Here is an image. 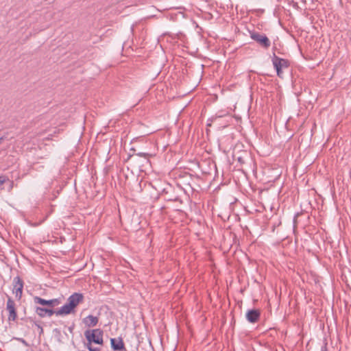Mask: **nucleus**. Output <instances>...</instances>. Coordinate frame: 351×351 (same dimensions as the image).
I'll use <instances>...</instances> for the list:
<instances>
[{
	"label": "nucleus",
	"mask_w": 351,
	"mask_h": 351,
	"mask_svg": "<svg viewBox=\"0 0 351 351\" xmlns=\"http://www.w3.org/2000/svg\"><path fill=\"white\" fill-rule=\"evenodd\" d=\"M103 330L101 329H93V330H87L84 332L85 337L87 340V343L86 344V348L89 351H100V348L97 347H93L92 346V343L103 345Z\"/></svg>",
	"instance_id": "f257e3e1"
},
{
	"label": "nucleus",
	"mask_w": 351,
	"mask_h": 351,
	"mask_svg": "<svg viewBox=\"0 0 351 351\" xmlns=\"http://www.w3.org/2000/svg\"><path fill=\"white\" fill-rule=\"evenodd\" d=\"M84 295L81 293H74L67 299V302L60 308L59 313L65 315L71 314L75 312V308L84 302Z\"/></svg>",
	"instance_id": "f03ea898"
},
{
	"label": "nucleus",
	"mask_w": 351,
	"mask_h": 351,
	"mask_svg": "<svg viewBox=\"0 0 351 351\" xmlns=\"http://www.w3.org/2000/svg\"><path fill=\"white\" fill-rule=\"evenodd\" d=\"M272 63L274 69L276 70L277 75L279 77H282V69L289 68L290 66V62L288 60L284 59L282 58H279L276 55L275 53H273L272 56Z\"/></svg>",
	"instance_id": "7ed1b4c3"
},
{
	"label": "nucleus",
	"mask_w": 351,
	"mask_h": 351,
	"mask_svg": "<svg viewBox=\"0 0 351 351\" xmlns=\"http://www.w3.org/2000/svg\"><path fill=\"white\" fill-rule=\"evenodd\" d=\"M250 38L256 41L261 47L267 49L271 46V41L265 34H260L258 32H250Z\"/></svg>",
	"instance_id": "20e7f679"
},
{
	"label": "nucleus",
	"mask_w": 351,
	"mask_h": 351,
	"mask_svg": "<svg viewBox=\"0 0 351 351\" xmlns=\"http://www.w3.org/2000/svg\"><path fill=\"white\" fill-rule=\"evenodd\" d=\"M7 298L8 300L6 303V310L8 312V322H15L17 319L15 302L9 295H7Z\"/></svg>",
	"instance_id": "39448f33"
},
{
	"label": "nucleus",
	"mask_w": 351,
	"mask_h": 351,
	"mask_svg": "<svg viewBox=\"0 0 351 351\" xmlns=\"http://www.w3.org/2000/svg\"><path fill=\"white\" fill-rule=\"evenodd\" d=\"M23 285V281L19 276L14 278L12 292L13 293L15 294V297L18 300H20L21 299Z\"/></svg>",
	"instance_id": "423d86ee"
},
{
	"label": "nucleus",
	"mask_w": 351,
	"mask_h": 351,
	"mask_svg": "<svg viewBox=\"0 0 351 351\" xmlns=\"http://www.w3.org/2000/svg\"><path fill=\"white\" fill-rule=\"evenodd\" d=\"M34 302L36 304H39L43 306H47V308H53L54 306H58L60 303V300L57 298L47 300L38 296L34 297Z\"/></svg>",
	"instance_id": "0eeeda50"
},
{
	"label": "nucleus",
	"mask_w": 351,
	"mask_h": 351,
	"mask_svg": "<svg viewBox=\"0 0 351 351\" xmlns=\"http://www.w3.org/2000/svg\"><path fill=\"white\" fill-rule=\"evenodd\" d=\"M261 317V311L256 308L249 309L245 314L247 320L252 324L256 323Z\"/></svg>",
	"instance_id": "6e6552de"
},
{
	"label": "nucleus",
	"mask_w": 351,
	"mask_h": 351,
	"mask_svg": "<svg viewBox=\"0 0 351 351\" xmlns=\"http://www.w3.org/2000/svg\"><path fill=\"white\" fill-rule=\"evenodd\" d=\"M111 348L114 351L125 350V344L121 337L110 339Z\"/></svg>",
	"instance_id": "1a4fd4ad"
},
{
	"label": "nucleus",
	"mask_w": 351,
	"mask_h": 351,
	"mask_svg": "<svg viewBox=\"0 0 351 351\" xmlns=\"http://www.w3.org/2000/svg\"><path fill=\"white\" fill-rule=\"evenodd\" d=\"M99 322V318L96 316L89 315L83 319V323L87 327H94Z\"/></svg>",
	"instance_id": "9d476101"
},
{
	"label": "nucleus",
	"mask_w": 351,
	"mask_h": 351,
	"mask_svg": "<svg viewBox=\"0 0 351 351\" xmlns=\"http://www.w3.org/2000/svg\"><path fill=\"white\" fill-rule=\"evenodd\" d=\"M60 308L58 310H53V308H46V316L51 317L53 314H56L57 316L58 315H64V313H59Z\"/></svg>",
	"instance_id": "9b49d317"
},
{
	"label": "nucleus",
	"mask_w": 351,
	"mask_h": 351,
	"mask_svg": "<svg viewBox=\"0 0 351 351\" xmlns=\"http://www.w3.org/2000/svg\"><path fill=\"white\" fill-rule=\"evenodd\" d=\"M46 307L36 306L35 312L40 317H46Z\"/></svg>",
	"instance_id": "f8f14e48"
},
{
	"label": "nucleus",
	"mask_w": 351,
	"mask_h": 351,
	"mask_svg": "<svg viewBox=\"0 0 351 351\" xmlns=\"http://www.w3.org/2000/svg\"><path fill=\"white\" fill-rule=\"evenodd\" d=\"M247 156V153L244 152L243 155L239 156L237 158H236V156H234L233 157H234V160H237L240 163V165H242L245 162V156Z\"/></svg>",
	"instance_id": "ddd939ff"
},
{
	"label": "nucleus",
	"mask_w": 351,
	"mask_h": 351,
	"mask_svg": "<svg viewBox=\"0 0 351 351\" xmlns=\"http://www.w3.org/2000/svg\"><path fill=\"white\" fill-rule=\"evenodd\" d=\"M136 156L139 157H143L144 158L148 159L152 155L146 152H138L134 154Z\"/></svg>",
	"instance_id": "4468645a"
},
{
	"label": "nucleus",
	"mask_w": 351,
	"mask_h": 351,
	"mask_svg": "<svg viewBox=\"0 0 351 351\" xmlns=\"http://www.w3.org/2000/svg\"><path fill=\"white\" fill-rule=\"evenodd\" d=\"M7 180L6 177L4 176H0V188H1L2 185Z\"/></svg>",
	"instance_id": "2eb2a0df"
},
{
	"label": "nucleus",
	"mask_w": 351,
	"mask_h": 351,
	"mask_svg": "<svg viewBox=\"0 0 351 351\" xmlns=\"http://www.w3.org/2000/svg\"><path fill=\"white\" fill-rule=\"evenodd\" d=\"M321 351H328L327 343L326 342L324 343V345L322 346Z\"/></svg>",
	"instance_id": "dca6fc26"
},
{
	"label": "nucleus",
	"mask_w": 351,
	"mask_h": 351,
	"mask_svg": "<svg viewBox=\"0 0 351 351\" xmlns=\"http://www.w3.org/2000/svg\"><path fill=\"white\" fill-rule=\"evenodd\" d=\"M74 328H75V324H73L71 326H69V327L68 328V330H69V331L71 333H73V330H74Z\"/></svg>",
	"instance_id": "f3484780"
},
{
	"label": "nucleus",
	"mask_w": 351,
	"mask_h": 351,
	"mask_svg": "<svg viewBox=\"0 0 351 351\" xmlns=\"http://www.w3.org/2000/svg\"><path fill=\"white\" fill-rule=\"evenodd\" d=\"M35 324L38 327V328L40 329V334L43 333V327L40 324H38L36 323H35Z\"/></svg>",
	"instance_id": "a211bd4d"
},
{
	"label": "nucleus",
	"mask_w": 351,
	"mask_h": 351,
	"mask_svg": "<svg viewBox=\"0 0 351 351\" xmlns=\"http://www.w3.org/2000/svg\"><path fill=\"white\" fill-rule=\"evenodd\" d=\"M35 324L38 327V328L40 329V334L43 333V327L40 324H38L36 323H35Z\"/></svg>",
	"instance_id": "6ab92c4d"
},
{
	"label": "nucleus",
	"mask_w": 351,
	"mask_h": 351,
	"mask_svg": "<svg viewBox=\"0 0 351 351\" xmlns=\"http://www.w3.org/2000/svg\"><path fill=\"white\" fill-rule=\"evenodd\" d=\"M35 324L38 327V328L40 329V334L43 333V327L40 324H38L36 323H35Z\"/></svg>",
	"instance_id": "aec40b11"
},
{
	"label": "nucleus",
	"mask_w": 351,
	"mask_h": 351,
	"mask_svg": "<svg viewBox=\"0 0 351 351\" xmlns=\"http://www.w3.org/2000/svg\"><path fill=\"white\" fill-rule=\"evenodd\" d=\"M173 201H180V199L178 197H176L175 199H173Z\"/></svg>",
	"instance_id": "412c9836"
},
{
	"label": "nucleus",
	"mask_w": 351,
	"mask_h": 351,
	"mask_svg": "<svg viewBox=\"0 0 351 351\" xmlns=\"http://www.w3.org/2000/svg\"><path fill=\"white\" fill-rule=\"evenodd\" d=\"M4 138L3 136L0 137V143L3 141Z\"/></svg>",
	"instance_id": "4be33fe9"
},
{
	"label": "nucleus",
	"mask_w": 351,
	"mask_h": 351,
	"mask_svg": "<svg viewBox=\"0 0 351 351\" xmlns=\"http://www.w3.org/2000/svg\"><path fill=\"white\" fill-rule=\"evenodd\" d=\"M27 319H29V321H32V319L31 317L27 318Z\"/></svg>",
	"instance_id": "5701e85b"
}]
</instances>
